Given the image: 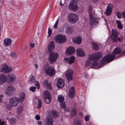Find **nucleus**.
<instances>
[{"label": "nucleus", "instance_id": "34", "mask_svg": "<svg viewBox=\"0 0 125 125\" xmlns=\"http://www.w3.org/2000/svg\"><path fill=\"white\" fill-rule=\"evenodd\" d=\"M98 60V59L96 60L93 61H94L93 63H92L91 65V67H95L99 64V62L97 61Z\"/></svg>", "mask_w": 125, "mask_h": 125}, {"label": "nucleus", "instance_id": "64", "mask_svg": "<svg viewBox=\"0 0 125 125\" xmlns=\"http://www.w3.org/2000/svg\"><path fill=\"white\" fill-rule=\"evenodd\" d=\"M60 4L61 6H62V2L61 1V0H60Z\"/></svg>", "mask_w": 125, "mask_h": 125}, {"label": "nucleus", "instance_id": "28", "mask_svg": "<svg viewBox=\"0 0 125 125\" xmlns=\"http://www.w3.org/2000/svg\"><path fill=\"white\" fill-rule=\"evenodd\" d=\"M92 48L93 50L95 51H97L99 49V46L94 42H92Z\"/></svg>", "mask_w": 125, "mask_h": 125}, {"label": "nucleus", "instance_id": "43", "mask_svg": "<svg viewBox=\"0 0 125 125\" xmlns=\"http://www.w3.org/2000/svg\"><path fill=\"white\" fill-rule=\"evenodd\" d=\"M52 30L51 29H50V27H49L48 28V37H49L51 36V35L52 34Z\"/></svg>", "mask_w": 125, "mask_h": 125}, {"label": "nucleus", "instance_id": "2", "mask_svg": "<svg viewBox=\"0 0 125 125\" xmlns=\"http://www.w3.org/2000/svg\"><path fill=\"white\" fill-rule=\"evenodd\" d=\"M19 102L17 98H12L9 102L5 103V106L7 109L10 110L12 107L17 106Z\"/></svg>", "mask_w": 125, "mask_h": 125}, {"label": "nucleus", "instance_id": "29", "mask_svg": "<svg viewBox=\"0 0 125 125\" xmlns=\"http://www.w3.org/2000/svg\"><path fill=\"white\" fill-rule=\"evenodd\" d=\"M58 101L59 102L61 103V108H62V95H59L58 97Z\"/></svg>", "mask_w": 125, "mask_h": 125}, {"label": "nucleus", "instance_id": "25", "mask_svg": "<svg viewBox=\"0 0 125 125\" xmlns=\"http://www.w3.org/2000/svg\"><path fill=\"white\" fill-rule=\"evenodd\" d=\"M43 85L45 87H47L48 89L51 90L52 87L50 83H48V81L47 80H46L44 81L43 83Z\"/></svg>", "mask_w": 125, "mask_h": 125}, {"label": "nucleus", "instance_id": "6", "mask_svg": "<svg viewBox=\"0 0 125 125\" xmlns=\"http://www.w3.org/2000/svg\"><path fill=\"white\" fill-rule=\"evenodd\" d=\"M68 19L69 22L74 23H76L78 20V17L77 14L74 13H70L68 16Z\"/></svg>", "mask_w": 125, "mask_h": 125}, {"label": "nucleus", "instance_id": "30", "mask_svg": "<svg viewBox=\"0 0 125 125\" xmlns=\"http://www.w3.org/2000/svg\"><path fill=\"white\" fill-rule=\"evenodd\" d=\"M75 59V57L73 56H71L69 57V60L68 63L69 64H71L73 63Z\"/></svg>", "mask_w": 125, "mask_h": 125}, {"label": "nucleus", "instance_id": "49", "mask_svg": "<svg viewBox=\"0 0 125 125\" xmlns=\"http://www.w3.org/2000/svg\"><path fill=\"white\" fill-rule=\"evenodd\" d=\"M16 54L13 52H11L10 54V56L11 57H14L15 56Z\"/></svg>", "mask_w": 125, "mask_h": 125}, {"label": "nucleus", "instance_id": "55", "mask_svg": "<svg viewBox=\"0 0 125 125\" xmlns=\"http://www.w3.org/2000/svg\"><path fill=\"white\" fill-rule=\"evenodd\" d=\"M30 45L31 47L33 48L34 47L35 44L34 43H31Z\"/></svg>", "mask_w": 125, "mask_h": 125}, {"label": "nucleus", "instance_id": "47", "mask_svg": "<svg viewBox=\"0 0 125 125\" xmlns=\"http://www.w3.org/2000/svg\"><path fill=\"white\" fill-rule=\"evenodd\" d=\"M89 119V115H87L85 117V121H88Z\"/></svg>", "mask_w": 125, "mask_h": 125}, {"label": "nucleus", "instance_id": "45", "mask_svg": "<svg viewBox=\"0 0 125 125\" xmlns=\"http://www.w3.org/2000/svg\"><path fill=\"white\" fill-rule=\"evenodd\" d=\"M35 86L37 87V88L38 89H39L40 85L39 82L38 81H36L35 82Z\"/></svg>", "mask_w": 125, "mask_h": 125}, {"label": "nucleus", "instance_id": "33", "mask_svg": "<svg viewBox=\"0 0 125 125\" xmlns=\"http://www.w3.org/2000/svg\"><path fill=\"white\" fill-rule=\"evenodd\" d=\"M73 31V28L72 27L67 28L66 29V32L68 34H71Z\"/></svg>", "mask_w": 125, "mask_h": 125}, {"label": "nucleus", "instance_id": "13", "mask_svg": "<svg viewBox=\"0 0 125 125\" xmlns=\"http://www.w3.org/2000/svg\"><path fill=\"white\" fill-rule=\"evenodd\" d=\"M75 52V49L73 47L70 46L68 47L66 50V52L68 54L70 55L74 54Z\"/></svg>", "mask_w": 125, "mask_h": 125}, {"label": "nucleus", "instance_id": "59", "mask_svg": "<svg viewBox=\"0 0 125 125\" xmlns=\"http://www.w3.org/2000/svg\"><path fill=\"white\" fill-rule=\"evenodd\" d=\"M116 22L117 25L121 24V22L119 20H117Z\"/></svg>", "mask_w": 125, "mask_h": 125}, {"label": "nucleus", "instance_id": "52", "mask_svg": "<svg viewBox=\"0 0 125 125\" xmlns=\"http://www.w3.org/2000/svg\"><path fill=\"white\" fill-rule=\"evenodd\" d=\"M64 61L66 62H68V63L69 61V57H68L64 58Z\"/></svg>", "mask_w": 125, "mask_h": 125}, {"label": "nucleus", "instance_id": "5", "mask_svg": "<svg viewBox=\"0 0 125 125\" xmlns=\"http://www.w3.org/2000/svg\"><path fill=\"white\" fill-rule=\"evenodd\" d=\"M111 38L112 40L115 42H117L122 41L121 40L118 36L119 32L115 30L112 29Z\"/></svg>", "mask_w": 125, "mask_h": 125}, {"label": "nucleus", "instance_id": "44", "mask_svg": "<svg viewBox=\"0 0 125 125\" xmlns=\"http://www.w3.org/2000/svg\"><path fill=\"white\" fill-rule=\"evenodd\" d=\"M72 115L74 116L76 115L77 114V112L75 108H74L72 110Z\"/></svg>", "mask_w": 125, "mask_h": 125}, {"label": "nucleus", "instance_id": "53", "mask_svg": "<svg viewBox=\"0 0 125 125\" xmlns=\"http://www.w3.org/2000/svg\"><path fill=\"white\" fill-rule=\"evenodd\" d=\"M122 16L124 18H125V11H124L122 12Z\"/></svg>", "mask_w": 125, "mask_h": 125}, {"label": "nucleus", "instance_id": "9", "mask_svg": "<svg viewBox=\"0 0 125 125\" xmlns=\"http://www.w3.org/2000/svg\"><path fill=\"white\" fill-rule=\"evenodd\" d=\"M73 74L74 72L72 70H68L66 71L65 74L68 81L70 82L73 80Z\"/></svg>", "mask_w": 125, "mask_h": 125}, {"label": "nucleus", "instance_id": "4", "mask_svg": "<svg viewBox=\"0 0 125 125\" xmlns=\"http://www.w3.org/2000/svg\"><path fill=\"white\" fill-rule=\"evenodd\" d=\"M59 56L58 54L54 52H51L49 55L48 60L51 64L55 62Z\"/></svg>", "mask_w": 125, "mask_h": 125}, {"label": "nucleus", "instance_id": "39", "mask_svg": "<svg viewBox=\"0 0 125 125\" xmlns=\"http://www.w3.org/2000/svg\"><path fill=\"white\" fill-rule=\"evenodd\" d=\"M105 62H106V61H105V59L104 57L103 58L102 60H101L100 62L103 65L105 64Z\"/></svg>", "mask_w": 125, "mask_h": 125}, {"label": "nucleus", "instance_id": "58", "mask_svg": "<svg viewBox=\"0 0 125 125\" xmlns=\"http://www.w3.org/2000/svg\"><path fill=\"white\" fill-rule=\"evenodd\" d=\"M66 106L65 104L63 102V108L65 109L66 108Z\"/></svg>", "mask_w": 125, "mask_h": 125}, {"label": "nucleus", "instance_id": "61", "mask_svg": "<svg viewBox=\"0 0 125 125\" xmlns=\"http://www.w3.org/2000/svg\"><path fill=\"white\" fill-rule=\"evenodd\" d=\"M123 52L122 55H125V50L124 51H123Z\"/></svg>", "mask_w": 125, "mask_h": 125}, {"label": "nucleus", "instance_id": "56", "mask_svg": "<svg viewBox=\"0 0 125 125\" xmlns=\"http://www.w3.org/2000/svg\"><path fill=\"white\" fill-rule=\"evenodd\" d=\"M37 124L38 125H42V123L41 121H39L38 122Z\"/></svg>", "mask_w": 125, "mask_h": 125}, {"label": "nucleus", "instance_id": "8", "mask_svg": "<svg viewBox=\"0 0 125 125\" xmlns=\"http://www.w3.org/2000/svg\"><path fill=\"white\" fill-rule=\"evenodd\" d=\"M43 98L45 102L47 104H49L51 100V97L50 92L47 90L44 91L43 94Z\"/></svg>", "mask_w": 125, "mask_h": 125}, {"label": "nucleus", "instance_id": "17", "mask_svg": "<svg viewBox=\"0 0 125 125\" xmlns=\"http://www.w3.org/2000/svg\"><path fill=\"white\" fill-rule=\"evenodd\" d=\"M76 52L77 55L79 57H83L85 55V53L83 50L81 48L77 49Z\"/></svg>", "mask_w": 125, "mask_h": 125}, {"label": "nucleus", "instance_id": "46", "mask_svg": "<svg viewBox=\"0 0 125 125\" xmlns=\"http://www.w3.org/2000/svg\"><path fill=\"white\" fill-rule=\"evenodd\" d=\"M36 87H31L30 89V91H32V92H34L36 90Z\"/></svg>", "mask_w": 125, "mask_h": 125}, {"label": "nucleus", "instance_id": "54", "mask_svg": "<svg viewBox=\"0 0 125 125\" xmlns=\"http://www.w3.org/2000/svg\"><path fill=\"white\" fill-rule=\"evenodd\" d=\"M35 118L37 120H39L40 119V117L38 115H37L35 116Z\"/></svg>", "mask_w": 125, "mask_h": 125}, {"label": "nucleus", "instance_id": "40", "mask_svg": "<svg viewBox=\"0 0 125 125\" xmlns=\"http://www.w3.org/2000/svg\"><path fill=\"white\" fill-rule=\"evenodd\" d=\"M42 106V102L41 100L40 99L38 100V105L37 108H40Z\"/></svg>", "mask_w": 125, "mask_h": 125}, {"label": "nucleus", "instance_id": "51", "mask_svg": "<svg viewBox=\"0 0 125 125\" xmlns=\"http://www.w3.org/2000/svg\"><path fill=\"white\" fill-rule=\"evenodd\" d=\"M63 43L64 42L66 41L67 38L65 37V35H63Z\"/></svg>", "mask_w": 125, "mask_h": 125}, {"label": "nucleus", "instance_id": "1", "mask_svg": "<svg viewBox=\"0 0 125 125\" xmlns=\"http://www.w3.org/2000/svg\"><path fill=\"white\" fill-rule=\"evenodd\" d=\"M88 60L86 61L85 65V67L89 66L91 63L92 61L100 59L101 57V54L100 52H95L92 55L90 54L89 55Z\"/></svg>", "mask_w": 125, "mask_h": 125}, {"label": "nucleus", "instance_id": "48", "mask_svg": "<svg viewBox=\"0 0 125 125\" xmlns=\"http://www.w3.org/2000/svg\"><path fill=\"white\" fill-rule=\"evenodd\" d=\"M117 27L120 29H122L123 28V26L121 24L117 25Z\"/></svg>", "mask_w": 125, "mask_h": 125}, {"label": "nucleus", "instance_id": "37", "mask_svg": "<svg viewBox=\"0 0 125 125\" xmlns=\"http://www.w3.org/2000/svg\"><path fill=\"white\" fill-rule=\"evenodd\" d=\"M116 15L117 17L120 19L121 18L122 16V12H120L119 11H117L116 12Z\"/></svg>", "mask_w": 125, "mask_h": 125}, {"label": "nucleus", "instance_id": "31", "mask_svg": "<svg viewBox=\"0 0 125 125\" xmlns=\"http://www.w3.org/2000/svg\"><path fill=\"white\" fill-rule=\"evenodd\" d=\"M62 79H59L57 82V85L59 88H62Z\"/></svg>", "mask_w": 125, "mask_h": 125}, {"label": "nucleus", "instance_id": "41", "mask_svg": "<svg viewBox=\"0 0 125 125\" xmlns=\"http://www.w3.org/2000/svg\"><path fill=\"white\" fill-rule=\"evenodd\" d=\"M81 122L80 120H78L76 122H74L73 125H81Z\"/></svg>", "mask_w": 125, "mask_h": 125}, {"label": "nucleus", "instance_id": "36", "mask_svg": "<svg viewBox=\"0 0 125 125\" xmlns=\"http://www.w3.org/2000/svg\"><path fill=\"white\" fill-rule=\"evenodd\" d=\"M23 110V107L21 106H20L17 108V113L18 114H20Z\"/></svg>", "mask_w": 125, "mask_h": 125}, {"label": "nucleus", "instance_id": "20", "mask_svg": "<svg viewBox=\"0 0 125 125\" xmlns=\"http://www.w3.org/2000/svg\"><path fill=\"white\" fill-rule=\"evenodd\" d=\"M73 40L74 43L78 44H80L82 42L81 38L80 37H73Z\"/></svg>", "mask_w": 125, "mask_h": 125}, {"label": "nucleus", "instance_id": "21", "mask_svg": "<svg viewBox=\"0 0 125 125\" xmlns=\"http://www.w3.org/2000/svg\"><path fill=\"white\" fill-rule=\"evenodd\" d=\"M15 89L14 87L12 86H9L7 88L5 91V93L6 94H9L14 91Z\"/></svg>", "mask_w": 125, "mask_h": 125}, {"label": "nucleus", "instance_id": "38", "mask_svg": "<svg viewBox=\"0 0 125 125\" xmlns=\"http://www.w3.org/2000/svg\"><path fill=\"white\" fill-rule=\"evenodd\" d=\"M51 114L54 116H56L58 115L57 112L54 110H52L51 111Z\"/></svg>", "mask_w": 125, "mask_h": 125}, {"label": "nucleus", "instance_id": "14", "mask_svg": "<svg viewBox=\"0 0 125 125\" xmlns=\"http://www.w3.org/2000/svg\"><path fill=\"white\" fill-rule=\"evenodd\" d=\"M8 80L7 77L4 74H0V85L4 83Z\"/></svg>", "mask_w": 125, "mask_h": 125}, {"label": "nucleus", "instance_id": "60", "mask_svg": "<svg viewBox=\"0 0 125 125\" xmlns=\"http://www.w3.org/2000/svg\"><path fill=\"white\" fill-rule=\"evenodd\" d=\"M93 3L96 2L98 1V0H92Z\"/></svg>", "mask_w": 125, "mask_h": 125}, {"label": "nucleus", "instance_id": "63", "mask_svg": "<svg viewBox=\"0 0 125 125\" xmlns=\"http://www.w3.org/2000/svg\"><path fill=\"white\" fill-rule=\"evenodd\" d=\"M62 28H59V31L60 32H62Z\"/></svg>", "mask_w": 125, "mask_h": 125}, {"label": "nucleus", "instance_id": "22", "mask_svg": "<svg viewBox=\"0 0 125 125\" xmlns=\"http://www.w3.org/2000/svg\"><path fill=\"white\" fill-rule=\"evenodd\" d=\"M7 77L8 79L11 82H12L16 78L15 75L14 74L11 73L8 75Z\"/></svg>", "mask_w": 125, "mask_h": 125}, {"label": "nucleus", "instance_id": "11", "mask_svg": "<svg viewBox=\"0 0 125 125\" xmlns=\"http://www.w3.org/2000/svg\"><path fill=\"white\" fill-rule=\"evenodd\" d=\"M106 62H110L113 61L115 58V55L113 53H109L104 57Z\"/></svg>", "mask_w": 125, "mask_h": 125}, {"label": "nucleus", "instance_id": "15", "mask_svg": "<svg viewBox=\"0 0 125 125\" xmlns=\"http://www.w3.org/2000/svg\"><path fill=\"white\" fill-rule=\"evenodd\" d=\"M113 5L112 4H109L107 6L105 13L106 15L107 16L110 15L112 11V7Z\"/></svg>", "mask_w": 125, "mask_h": 125}, {"label": "nucleus", "instance_id": "7", "mask_svg": "<svg viewBox=\"0 0 125 125\" xmlns=\"http://www.w3.org/2000/svg\"><path fill=\"white\" fill-rule=\"evenodd\" d=\"M77 1L72 0L69 3V9L71 10L74 11L77 10L78 8Z\"/></svg>", "mask_w": 125, "mask_h": 125}, {"label": "nucleus", "instance_id": "32", "mask_svg": "<svg viewBox=\"0 0 125 125\" xmlns=\"http://www.w3.org/2000/svg\"><path fill=\"white\" fill-rule=\"evenodd\" d=\"M9 122L11 125H14L16 123V120L15 118H13L9 120Z\"/></svg>", "mask_w": 125, "mask_h": 125}, {"label": "nucleus", "instance_id": "57", "mask_svg": "<svg viewBox=\"0 0 125 125\" xmlns=\"http://www.w3.org/2000/svg\"><path fill=\"white\" fill-rule=\"evenodd\" d=\"M1 120H0V125H4V121L1 122Z\"/></svg>", "mask_w": 125, "mask_h": 125}, {"label": "nucleus", "instance_id": "24", "mask_svg": "<svg viewBox=\"0 0 125 125\" xmlns=\"http://www.w3.org/2000/svg\"><path fill=\"white\" fill-rule=\"evenodd\" d=\"M25 98V94L24 93L21 92L19 98H17L19 102H22L24 100Z\"/></svg>", "mask_w": 125, "mask_h": 125}, {"label": "nucleus", "instance_id": "16", "mask_svg": "<svg viewBox=\"0 0 125 125\" xmlns=\"http://www.w3.org/2000/svg\"><path fill=\"white\" fill-rule=\"evenodd\" d=\"M74 89V86H72L69 91L68 95L71 98H73L75 96Z\"/></svg>", "mask_w": 125, "mask_h": 125}, {"label": "nucleus", "instance_id": "62", "mask_svg": "<svg viewBox=\"0 0 125 125\" xmlns=\"http://www.w3.org/2000/svg\"><path fill=\"white\" fill-rule=\"evenodd\" d=\"M35 66L36 68L37 69L38 68V65L37 64H35Z\"/></svg>", "mask_w": 125, "mask_h": 125}, {"label": "nucleus", "instance_id": "19", "mask_svg": "<svg viewBox=\"0 0 125 125\" xmlns=\"http://www.w3.org/2000/svg\"><path fill=\"white\" fill-rule=\"evenodd\" d=\"M55 41L56 42L59 43H62V35L58 34L55 37Z\"/></svg>", "mask_w": 125, "mask_h": 125}, {"label": "nucleus", "instance_id": "42", "mask_svg": "<svg viewBox=\"0 0 125 125\" xmlns=\"http://www.w3.org/2000/svg\"><path fill=\"white\" fill-rule=\"evenodd\" d=\"M59 19H58L57 21H56V23L54 24L53 26V27L54 28H56V29L58 27V23H59Z\"/></svg>", "mask_w": 125, "mask_h": 125}, {"label": "nucleus", "instance_id": "10", "mask_svg": "<svg viewBox=\"0 0 125 125\" xmlns=\"http://www.w3.org/2000/svg\"><path fill=\"white\" fill-rule=\"evenodd\" d=\"M12 71L11 68L6 65V64H3L1 66L0 70V72L4 73H8Z\"/></svg>", "mask_w": 125, "mask_h": 125}, {"label": "nucleus", "instance_id": "27", "mask_svg": "<svg viewBox=\"0 0 125 125\" xmlns=\"http://www.w3.org/2000/svg\"><path fill=\"white\" fill-rule=\"evenodd\" d=\"M48 50L50 51H52L54 49V43L52 41H51L48 46Z\"/></svg>", "mask_w": 125, "mask_h": 125}, {"label": "nucleus", "instance_id": "18", "mask_svg": "<svg viewBox=\"0 0 125 125\" xmlns=\"http://www.w3.org/2000/svg\"><path fill=\"white\" fill-rule=\"evenodd\" d=\"M45 125H53V121L50 116L47 117L45 119Z\"/></svg>", "mask_w": 125, "mask_h": 125}, {"label": "nucleus", "instance_id": "35", "mask_svg": "<svg viewBox=\"0 0 125 125\" xmlns=\"http://www.w3.org/2000/svg\"><path fill=\"white\" fill-rule=\"evenodd\" d=\"M35 79L34 77L32 75H31L30 77V80L29 81V83L30 84L34 82Z\"/></svg>", "mask_w": 125, "mask_h": 125}, {"label": "nucleus", "instance_id": "3", "mask_svg": "<svg viewBox=\"0 0 125 125\" xmlns=\"http://www.w3.org/2000/svg\"><path fill=\"white\" fill-rule=\"evenodd\" d=\"M43 71L50 76L53 75L55 73V71L54 68L52 67L49 66L47 64H45Z\"/></svg>", "mask_w": 125, "mask_h": 125}, {"label": "nucleus", "instance_id": "26", "mask_svg": "<svg viewBox=\"0 0 125 125\" xmlns=\"http://www.w3.org/2000/svg\"><path fill=\"white\" fill-rule=\"evenodd\" d=\"M4 44L6 46H8L11 44L12 41L10 38H6L4 40Z\"/></svg>", "mask_w": 125, "mask_h": 125}, {"label": "nucleus", "instance_id": "12", "mask_svg": "<svg viewBox=\"0 0 125 125\" xmlns=\"http://www.w3.org/2000/svg\"><path fill=\"white\" fill-rule=\"evenodd\" d=\"M89 14V18L90 20V24L91 26H92L94 23H96L97 21L94 18L93 13L91 11L88 12Z\"/></svg>", "mask_w": 125, "mask_h": 125}, {"label": "nucleus", "instance_id": "50", "mask_svg": "<svg viewBox=\"0 0 125 125\" xmlns=\"http://www.w3.org/2000/svg\"><path fill=\"white\" fill-rule=\"evenodd\" d=\"M88 10L89 11H91L92 10V7L91 5H90L88 7Z\"/></svg>", "mask_w": 125, "mask_h": 125}, {"label": "nucleus", "instance_id": "23", "mask_svg": "<svg viewBox=\"0 0 125 125\" xmlns=\"http://www.w3.org/2000/svg\"><path fill=\"white\" fill-rule=\"evenodd\" d=\"M123 52V51L120 48L116 47L115 49L112 53L114 54L115 55V54H122Z\"/></svg>", "mask_w": 125, "mask_h": 125}]
</instances>
